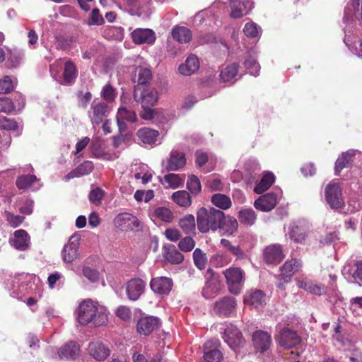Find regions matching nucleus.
I'll use <instances>...</instances> for the list:
<instances>
[{
	"label": "nucleus",
	"instance_id": "16",
	"mask_svg": "<svg viewBox=\"0 0 362 362\" xmlns=\"http://www.w3.org/2000/svg\"><path fill=\"white\" fill-rule=\"evenodd\" d=\"M78 239L71 236L62 250V256L64 262L72 263L78 256Z\"/></svg>",
	"mask_w": 362,
	"mask_h": 362
},
{
	"label": "nucleus",
	"instance_id": "63",
	"mask_svg": "<svg viewBox=\"0 0 362 362\" xmlns=\"http://www.w3.org/2000/svg\"><path fill=\"white\" fill-rule=\"evenodd\" d=\"M115 314L119 318L125 322L129 321L132 318L131 310L127 306L120 305L117 308Z\"/></svg>",
	"mask_w": 362,
	"mask_h": 362
},
{
	"label": "nucleus",
	"instance_id": "9",
	"mask_svg": "<svg viewBox=\"0 0 362 362\" xmlns=\"http://www.w3.org/2000/svg\"><path fill=\"white\" fill-rule=\"evenodd\" d=\"M263 258L267 264H279L285 258L282 245L276 243L265 247Z\"/></svg>",
	"mask_w": 362,
	"mask_h": 362
},
{
	"label": "nucleus",
	"instance_id": "13",
	"mask_svg": "<svg viewBox=\"0 0 362 362\" xmlns=\"http://www.w3.org/2000/svg\"><path fill=\"white\" fill-rule=\"evenodd\" d=\"M160 319L153 316L141 317L136 323V331L140 334L147 336L160 326Z\"/></svg>",
	"mask_w": 362,
	"mask_h": 362
},
{
	"label": "nucleus",
	"instance_id": "19",
	"mask_svg": "<svg viewBox=\"0 0 362 362\" xmlns=\"http://www.w3.org/2000/svg\"><path fill=\"white\" fill-rule=\"evenodd\" d=\"M116 121L118 129L120 132L127 129L125 122H134L136 121V115L134 111L127 109L125 107H121L118 109Z\"/></svg>",
	"mask_w": 362,
	"mask_h": 362
},
{
	"label": "nucleus",
	"instance_id": "18",
	"mask_svg": "<svg viewBox=\"0 0 362 362\" xmlns=\"http://www.w3.org/2000/svg\"><path fill=\"white\" fill-rule=\"evenodd\" d=\"M173 286V281L168 277L153 278L150 282L151 289L159 295H167Z\"/></svg>",
	"mask_w": 362,
	"mask_h": 362
},
{
	"label": "nucleus",
	"instance_id": "22",
	"mask_svg": "<svg viewBox=\"0 0 362 362\" xmlns=\"http://www.w3.org/2000/svg\"><path fill=\"white\" fill-rule=\"evenodd\" d=\"M133 42L140 45L153 44L156 40V34L151 29L137 28L132 33Z\"/></svg>",
	"mask_w": 362,
	"mask_h": 362
},
{
	"label": "nucleus",
	"instance_id": "54",
	"mask_svg": "<svg viewBox=\"0 0 362 362\" xmlns=\"http://www.w3.org/2000/svg\"><path fill=\"white\" fill-rule=\"evenodd\" d=\"M13 84L8 76L0 78V94H7L13 90Z\"/></svg>",
	"mask_w": 362,
	"mask_h": 362
},
{
	"label": "nucleus",
	"instance_id": "50",
	"mask_svg": "<svg viewBox=\"0 0 362 362\" xmlns=\"http://www.w3.org/2000/svg\"><path fill=\"white\" fill-rule=\"evenodd\" d=\"M187 188L192 194L194 195H197L201 192V182L196 175H191L189 176L187 182Z\"/></svg>",
	"mask_w": 362,
	"mask_h": 362
},
{
	"label": "nucleus",
	"instance_id": "24",
	"mask_svg": "<svg viewBox=\"0 0 362 362\" xmlns=\"http://www.w3.org/2000/svg\"><path fill=\"white\" fill-rule=\"evenodd\" d=\"M303 264L300 259L293 258L287 260L280 268L281 276L284 279H290L296 273L301 270Z\"/></svg>",
	"mask_w": 362,
	"mask_h": 362
},
{
	"label": "nucleus",
	"instance_id": "1",
	"mask_svg": "<svg viewBox=\"0 0 362 362\" xmlns=\"http://www.w3.org/2000/svg\"><path fill=\"white\" fill-rule=\"evenodd\" d=\"M77 320L82 325L92 323L95 327H100L107 322L108 317L104 307L88 299L79 304Z\"/></svg>",
	"mask_w": 362,
	"mask_h": 362
},
{
	"label": "nucleus",
	"instance_id": "3",
	"mask_svg": "<svg viewBox=\"0 0 362 362\" xmlns=\"http://www.w3.org/2000/svg\"><path fill=\"white\" fill-rule=\"evenodd\" d=\"M325 198L327 204L332 209H342L345 206L341 187L339 183L335 180L329 182L326 185Z\"/></svg>",
	"mask_w": 362,
	"mask_h": 362
},
{
	"label": "nucleus",
	"instance_id": "39",
	"mask_svg": "<svg viewBox=\"0 0 362 362\" xmlns=\"http://www.w3.org/2000/svg\"><path fill=\"white\" fill-rule=\"evenodd\" d=\"M238 223L235 218L232 216L226 218L224 216V219L222 221L218 229L222 230L223 233L227 235H232L238 230Z\"/></svg>",
	"mask_w": 362,
	"mask_h": 362
},
{
	"label": "nucleus",
	"instance_id": "64",
	"mask_svg": "<svg viewBox=\"0 0 362 362\" xmlns=\"http://www.w3.org/2000/svg\"><path fill=\"white\" fill-rule=\"evenodd\" d=\"M351 276L354 280L362 282V260L354 263L351 268Z\"/></svg>",
	"mask_w": 362,
	"mask_h": 362
},
{
	"label": "nucleus",
	"instance_id": "61",
	"mask_svg": "<svg viewBox=\"0 0 362 362\" xmlns=\"http://www.w3.org/2000/svg\"><path fill=\"white\" fill-rule=\"evenodd\" d=\"M154 197L153 190L142 191L136 190L134 193V197L138 202L144 201L145 202H149Z\"/></svg>",
	"mask_w": 362,
	"mask_h": 362
},
{
	"label": "nucleus",
	"instance_id": "56",
	"mask_svg": "<svg viewBox=\"0 0 362 362\" xmlns=\"http://www.w3.org/2000/svg\"><path fill=\"white\" fill-rule=\"evenodd\" d=\"M105 195V192L100 187L92 189L89 193V200L95 205H100Z\"/></svg>",
	"mask_w": 362,
	"mask_h": 362
},
{
	"label": "nucleus",
	"instance_id": "40",
	"mask_svg": "<svg viewBox=\"0 0 362 362\" xmlns=\"http://www.w3.org/2000/svg\"><path fill=\"white\" fill-rule=\"evenodd\" d=\"M274 179L275 177L272 173H267L255 186L254 192L259 194H262L272 185L274 182Z\"/></svg>",
	"mask_w": 362,
	"mask_h": 362
},
{
	"label": "nucleus",
	"instance_id": "10",
	"mask_svg": "<svg viewBox=\"0 0 362 362\" xmlns=\"http://www.w3.org/2000/svg\"><path fill=\"white\" fill-rule=\"evenodd\" d=\"M230 17L240 18L247 15L254 8L252 0H230Z\"/></svg>",
	"mask_w": 362,
	"mask_h": 362
},
{
	"label": "nucleus",
	"instance_id": "2",
	"mask_svg": "<svg viewBox=\"0 0 362 362\" xmlns=\"http://www.w3.org/2000/svg\"><path fill=\"white\" fill-rule=\"evenodd\" d=\"M223 219L224 212L213 207H202L197 212V228L202 233H206L210 230H217Z\"/></svg>",
	"mask_w": 362,
	"mask_h": 362
},
{
	"label": "nucleus",
	"instance_id": "12",
	"mask_svg": "<svg viewBox=\"0 0 362 362\" xmlns=\"http://www.w3.org/2000/svg\"><path fill=\"white\" fill-rule=\"evenodd\" d=\"M223 339L234 350L243 346L245 344V339L241 332L232 325L225 329Z\"/></svg>",
	"mask_w": 362,
	"mask_h": 362
},
{
	"label": "nucleus",
	"instance_id": "46",
	"mask_svg": "<svg viewBox=\"0 0 362 362\" xmlns=\"http://www.w3.org/2000/svg\"><path fill=\"white\" fill-rule=\"evenodd\" d=\"M100 96L103 98L101 100L103 102H107L108 104L112 105L117 96L116 89L110 83H107L103 87Z\"/></svg>",
	"mask_w": 362,
	"mask_h": 362
},
{
	"label": "nucleus",
	"instance_id": "27",
	"mask_svg": "<svg viewBox=\"0 0 362 362\" xmlns=\"http://www.w3.org/2000/svg\"><path fill=\"white\" fill-rule=\"evenodd\" d=\"M186 164L185 156L182 152L173 151L168 160L166 170L168 171H176L183 168Z\"/></svg>",
	"mask_w": 362,
	"mask_h": 362
},
{
	"label": "nucleus",
	"instance_id": "4",
	"mask_svg": "<svg viewBox=\"0 0 362 362\" xmlns=\"http://www.w3.org/2000/svg\"><path fill=\"white\" fill-rule=\"evenodd\" d=\"M112 111V105L107 102L94 99L88 111V117L93 125H99Z\"/></svg>",
	"mask_w": 362,
	"mask_h": 362
},
{
	"label": "nucleus",
	"instance_id": "47",
	"mask_svg": "<svg viewBox=\"0 0 362 362\" xmlns=\"http://www.w3.org/2000/svg\"><path fill=\"white\" fill-rule=\"evenodd\" d=\"M163 181L168 184V187L175 189L183 185L185 175L169 173L163 177Z\"/></svg>",
	"mask_w": 362,
	"mask_h": 362
},
{
	"label": "nucleus",
	"instance_id": "21",
	"mask_svg": "<svg viewBox=\"0 0 362 362\" xmlns=\"http://www.w3.org/2000/svg\"><path fill=\"white\" fill-rule=\"evenodd\" d=\"M135 78H137V84L134 86V90L137 92L141 88H148L152 80L151 71L145 67L138 66L135 69Z\"/></svg>",
	"mask_w": 362,
	"mask_h": 362
},
{
	"label": "nucleus",
	"instance_id": "20",
	"mask_svg": "<svg viewBox=\"0 0 362 362\" xmlns=\"http://www.w3.org/2000/svg\"><path fill=\"white\" fill-rule=\"evenodd\" d=\"M218 341H207L204 345V359L206 362H221L223 356L217 349Z\"/></svg>",
	"mask_w": 362,
	"mask_h": 362
},
{
	"label": "nucleus",
	"instance_id": "60",
	"mask_svg": "<svg viewBox=\"0 0 362 362\" xmlns=\"http://www.w3.org/2000/svg\"><path fill=\"white\" fill-rule=\"evenodd\" d=\"M80 176L89 175L94 169L92 161L86 160L76 167Z\"/></svg>",
	"mask_w": 362,
	"mask_h": 362
},
{
	"label": "nucleus",
	"instance_id": "35",
	"mask_svg": "<svg viewBox=\"0 0 362 362\" xmlns=\"http://www.w3.org/2000/svg\"><path fill=\"white\" fill-rule=\"evenodd\" d=\"M245 303L258 307L265 301V295L260 290H255L248 292L244 299Z\"/></svg>",
	"mask_w": 362,
	"mask_h": 362
},
{
	"label": "nucleus",
	"instance_id": "31",
	"mask_svg": "<svg viewBox=\"0 0 362 362\" xmlns=\"http://www.w3.org/2000/svg\"><path fill=\"white\" fill-rule=\"evenodd\" d=\"M58 354L61 358L74 359L80 354V346L75 341H69L59 349Z\"/></svg>",
	"mask_w": 362,
	"mask_h": 362
},
{
	"label": "nucleus",
	"instance_id": "62",
	"mask_svg": "<svg viewBox=\"0 0 362 362\" xmlns=\"http://www.w3.org/2000/svg\"><path fill=\"white\" fill-rule=\"evenodd\" d=\"M6 221L13 228H17L23 222L25 217L20 215H14L12 213L6 212Z\"/></svg>",
	"mask_w": 362,
	"mask_h": 362
},
{
	"label": "nucleus",
	"instance_id": "37",
	"mask_svg": "<svg viewBox=\"0 0 362 362\" xmlns=\"http://www.w3.org/2000/svg\"><path fill=\"white\" fill-rule=\"evenodd\" d=\"M173 39L180 43H187L192 40L191 30L184 26L175 28L172 31Z\"/></svg>",
	"mask_w": 362,
	"mask_h": 362
},
{
	"label": "nucleus",
	"instance_id": "53",
	"mask_svg": "<svg viewBox=\"0 0 362 362\" xmlns=\"http://www.w3.org/2000/svg\"><path fill=\"white\" fill-rule=\"evenodd\" d=\"M16 110V106L12 100L7 97H0V113L11 114Z\"/></svg>",
	"mask_w": 362,
	"mask_h": 362
},
{
	"label": "nucleus",
	"instance_id": "48",
	"mask_svg": "<svg viewBox=\"0 0 362 362\" xmlns=\"http://www.w3.org/2000/svg\"><path fill=\"white\" fill-rule=\"evenodd\" d=\"M243 64L251 75L256 76L259 74L260 66L254 57L248 55L245 59Z\"/></svg>",
	"mask_w": 362,
	"mask_h": 362
},
{
	"label": "nucleus",
	"instance_id": "8",
	"mask_svg": "<svg viewBox=\"0 0 362 362\" xmlns=\"http://www.w3.org/2000/svg\"><path fill=\"white\" fill-rule=\"evenodd\" d=\"M236 305L234 297L225 296L216 302L214 311L219 316L230 317L235 313Z\"/></svg>",
	"mask_w": 362,
	"mask_h": 362
},
{
	"label": "nucleus",
	"instance_id": "41",
	"mask_svg": "<svg viewBox=\"0 0 362 362\" xmlns=\"http://www.w3.org/2000/svg\"><path fill=\"white\" fill-rule=\"evenodd\" d=\"M211 202L214 205L223 210L228 209L232 205L230 198L221 193L214 194L211 198Z\"/></svg>",
	"mask_w": 362,
	"mask_h": 362
},
{
	"label": "nucleus",
	"instance_id": "23",
	"mask_svg": "<svg viewBox=\"0 0 362 362\" xmlns=\"http://www.w3.org/2000/svg\"><path fill=\"white\" fill-rule=\"evenodd\" d=\"M288 235L294 243L303 244L308 236V228L301 222H295L291 226Z\"/></svg>",
	"mask_w": 362,
	"mask_h": 362
},
{
	"label": "nucleus",
	"instance_id": "15",
	"mask_svg": "<svg viewBox=\"0 0 362 362\" xmlns=\"http://www.w3.org/2000/svg\"><path fill=\"white\" fill-rule=\"evenodd\" d=\"M252 343L257 351L264 353L270 348L272 337L267 332L257 330L252 334Z\"/></svg>",
	"mask_w": 362,
	"mask_h": 362
},
{
	"label": "nucleus",
	"instance_id": "32",
	"mask_svg": "<svg viewBox=\"0 0 362 362\" xmlns=\"http://www.w3.org/2000/svg\"><path fill=\"white\" fill-rule=\"evenodd\" d=\"M136 136L142 143L153 145L157 141L159 132L148 127H143L136 132Z\"/></svg>",
	"mask_w": 362,
	"mask_h": 362
},
{
	"label": "nucleus",
	"instance_id": "14",
	"mask_svg": "<svg viewBox=\"0 0 362 362\" xmlns=\"http://www.w3.org/2000/svg\"><path fill=\"white\" fill-rule=\"evenodd\" d=\"M146 283L140 278H134L127 281L126 293L131 300H136L144 292Z\"/></svg>",
	"mask_w": 362,
	"mask_h": 362
},
{
	"label": "nucleus",
	"instance_id": "36",
	"mask_svg": "<svg viewBox=\"0 0 362 362\" xmlns=\"http://www.w3.org/2000/svg\"><path fill=\"white\" fill-rule=\"evenodd\" d=\"M238 64L233 63L222 69L220 71V79L222 82H233L238 72Z\"/></svg>",
	"mask_w": 362,
	"mask_h": 362
},
{
	"label": "nucleus",
	"instance_id": "44",
	"mask_svg": "<svg viewBox=\"0 0 362 362\" xmlns=\"http://www.w3.org/2000/svg\"><path fill=\"white\" fill-rule=\"evenodd\" d=\"M221 245L225 247L230 253L236 257L237 259H243L245 258V252L240 247V245H234L230 240L227 239H221Z\"/></svg>",
	"mask_w": 362,
	"mask_h": 362
},
{
	"label": "nucleus",
	"instance_id": "52",
	"mask_svg": "<svg viewBox=\"0 0 362 362\" xmlns=\"http://www.w3.org/2000/svg\"><path fill=\"white\" fill-rule=\"evenodd\" d=\"M153 215L156 218L165 222H171L173 218L172 211L166 207L156 208L154 210Z\"/></svg>",
	"mask_w": 362,
	"mask_h": 362
},
{
	"label": "nucleus",
	"instance_id": "38",
	"mask_svg": "<svg viewBox=\"0 0 362 362\" xmlns=\"http://www.w3.org/2000/svg\"><path fill=\"white\" fill-rule=\"evenodd\" d=\"M178 225L182 231L187 235L194 233L195 232V218L192 214H187L183 218H180Z\"/></svg>",
	"mask_w": 362,
	"mask_h": 362
},
{
	"label": "nucleus",
	"instance_id": "49",
	"mask_svg": "<svg viewBox=\"0 0 362 362\" xmlns=\"http://www.w3.org/2000/svg\"><path fill=\"white\" fill-rule=\"evenodd\" d=\"M36 180L37 177L35 175H24L18 177L16 185L19 189H25Z\"/></svg>",
	"mask_w": 362,
	"mask_h": 362
},
{
	"label": "nucleus",
	"instance_id": "43",
	"mask_svg": "<svg viewBox=\"0 0 362 362\" xmlns=\"http://www.w3.org/2000/svg\"><path fill=\"white\" fill-rule=\"evenodd\" d=\"M76 41L77 37L74 35H59L56 37V46L59 49L66 50Z\"/></svg>",
	"mask_w": 362,
	"mask_h": 362
},
{
	"label": "nucleus",
	"instance_id": "33",
	"mask_svg": "<svg viewBox=\"0 0 362 362\" xmlns=\"http://www.w3.org/2000/svg\"><path fill=\"white\" fill-rule=\"evenodd\" d=\"M78 75V69L74 63L69 60L65 62L63 71V80L65 85L73 84Z\"/></svg>",
	"mask_w": 362,
	"mask_h": 362
},
{
	"label": "nucleus",
	"instance_id": "26",
	"mask_svg": "<svg viewBox=\"0 0 362 362\" xmlns=\"http://www.w3.org/2000/svg\"><path fill=\"white\" fill-rule=\"evenodd\" d=\"M298 286L300 288H302L312 294L322 296L327 293V288L324 284H316L308 279H304L298 281Z\"/></svg>",
	"mask_w": 362,
	"mask_h": 362
},
{
	"label": "nucleus",
	"instance_id": "6",
	"mask_svg": "<svg viewBox=\"0 0 362 362\" xmlns=\"http://www.w3.org/2000/svg\"><path fill=\"white\" fill-rule=\"evenodd\" d=\"M277 341L281 346L289 349L300 344L302 339L296 331L284 327L280 330Z\"/></svg>",
	"mask_w": 362,
	"mask_h": 362
},
{
	"label": "nucleus",
	"instance_id": "5",
	"mask_svg": "<svg viewBox=\"0 0 362 362\" xmlns=\"http://www.w3.org/2000/svg\"><path fill=\"white\" fill-rule=\"evenodd\" d=\"M229 291L233 294H238L240 292L243 282L245 279V272L240 267H230L223 272Z\"/></svg>",
	"mask_w": 362,
	"mask_h": 362
},
{
	"label": "nucleus",
	"instance_id": "30",
	"mask_svg": "<svg viewBox=\"0 0 362 362\" xmlns=\"http://www.w3.org/2000/svg\"><path fill=\"white\" fill-rule=\"evenodd\" d=\"M163 249V257L170 264H178L183 262V255L177 250L174 245H165Z\"/></svg>",
	"mask_w": 362,
	"mask_h": 362
},
{
	"label": "nucleus",
	"instance_id": "42",
	"mask_svg": "<svg viewBox=\"0 0 362 362\" xmlns=\"http://www.w3.org/2000/svg\"><path fill=\"white\" fill-rule=\"evenodd\" d=\"M174 202L182 207H188L192 204L191 196L185 190H180L174 192L172 195Z\"/></svg>",
	"mask_w": 362,
	"mask_h": 362
},
{
	"label": "nucleus",
	"instance_id": "7",
	"mask_svg": "<svg viewBox=\"0 0 362 362\" xmlns=\"http://www.w3.org/2000/svg\"><path fill=\"white\" fill-rule=\"evenodd\" d=\"M134 100L141 104L142 107L154 106L158 101V93L154 88H144L139 91L134 90Z\"/></svg>",
	"mask_w": 362,
	"mask_h": 362
},
{
	"label": "nucleus",
	"instance_id": "57",
	"mask_svg": "<svg viewBox=\"0 0 362 362\" xmlns=\"http://www.w3.org/2000/svg\"><path fill=\"white\" fill-rule=\"evenodd\" d=\"M104 23V18L100 14L98 8H93L90 14V17L88 20V25H100Z\"/></svg>",
	"mask_w": 362,
	"mask_h": 362
},
{
	"label": "nucleus",
	"instance_id": "59",
	"mask_svg": "<svg viewBox=\"0 0 362 362\" xmlns=\"http://www.w3.org/2000/svg\"><path fill=\"white\" fill-rule=\"evenodd\" d=\"M0 129L6 130H16L18 124L13 119L3 117L0 118Z\"/></svg>",
	"mask_w": 362,
	"mask_h": 362
},
{
	"label": "nucleus",
	"instance_id": "58",
	"mask_svg": "<svg viewBox=\"0 0 362 362\" xmlns=\"http://www.w3.org/2000/svg\"><path fill=\"white\" fill-rule=\"evenodd\" d=\"M83 274L91 282H97L100 279V273L95 269L84 267L82 269Z\"/></svg>",
	"mask_w": 362,
	"mask_h": 362
},
{
	"label": "nucleus",
	"instance_id": "34",
	"mask_svg": "<svg viewBox=\"0 0 362 362\" xmlns=\"http://www.w3.org/2000/svg\"><path fill=\"white\" fill-rule=\"evenodd\" d=\"M29 236L23 229L14 232L13 247L18 250H25L28 247Z\"/></svg>",
	"mask_w": 362,
	"mask_h": 362
},
{
	"label": "nucleus",
	"instance_id": "45",
	"mask_svg": "<svg viewBox=\"0 0 362 362\" xmlns=\"http://www.w3.org/2000/svg\"><path fill=\"white\" fill-rule=\"evenodd\" d=\"M238 218L241 223L246 226H252L255 223L257 216L254 210L246 209L239 211Z\"/></svg>",
	"mask_w": 362,
	"mask_h": 362
},
{
	"label": "nucleus",
	"instance_id": "25",
	"mask_svg": "<svg viewBox=\"0 0 362 362\" xmlns=\"http://www.w3.org/2000/svg\"><path fill=\"white\" fill-rule=\"evenodd\" d=\"M355 157V151L354 150H349L346 152L342 153L337 158L335 162L334 173L337 175H339L341 171L344 168H348L351 166V163Z\"/></svg>",
	"mask_w": 362,
	"mask_h": 362
},
{
	"label": "nucleus",
	"instance_id": "29",
	"mask_svg": "<svg viewBox=\"0 0 362 362\" xmlns=\"http://www.w3.org/2000/svg\"><path fill=\"white\" fill-rule=\"evenodd\" d=\"M199 62L197 57L194 54H190L184 64H182L179 68V72L185 76H190L195 73L199 69Z\"/></svg>",
	"mask_w": 362,
	"mask_h": 362
},
{
	"label": "nucleus",
	"instance_id": "51",
	"mask_svg": "<svg viewBox=\"0 0 362 362\" xmlns=\"http://www.w3.org/2000/svg\"><path fill=\"white\" fill-rule=\"evenodd\" d=\"M193 259L195 266L200 270L204 269L207 262L205 253L200 248H196L193 252Z\"/></svg>",
	"mask_w": 362,
	"mask_h": 362
},
{
	"label": "nucleus",
	"instance_id": "28",
	"mask_svg": "<svg viewBox=\"0 0 362 362\" xmlns=\"http://www.w3.org/2000/svg\"><path fill=\"white\" fill-rule=\"evenodd\" d=\"M88 350L90 355L98 361H104L110 354L109 348L100 342L90 343Z\"/></svg>",
	"mask_w": 362,
	"mask_h": 362
},
{
	"label": "nucleus",
	"instance_id": "55",
	"mask_svg": "<svg viewBox=\"0 0 362 362\" xmlns=\"http://www.w3.org/2000/svg\"><path fill=\"white\" fill-rule=\"evenodd\" d=\"M195 246V241L192 237L186 236L182 238L179 243L178 247L182 252H190Z\"/></svg>",
	"mask_w": 362,
	"mask_h": 362
},
{
	"label": "nucleus",
	"instance_id": "17",
	"mask_svg": "<svg viewBox=\"0 0 362 362\" xmlns=\"http://www.w3.org/2000/svg\"><path fill=\"white\" fill-rule=\"evenodd\" d=\"M277 204V196L275 193L269 192L262 195L254 202L256 209L267 212L272 210Z\"/></svg>",
	"mask_w": 362,
	"mask_h": 362
},
{
	"label": "nucleus",
	"instance_id": "11",
	"mask_svg": "<svg viewBox=\"0 0 362 362\" xmlns=\"http://www.w3.org/2000/svg\"><path fill=\"white\" fill-rule=\"evenodd\" d=\"M114 223L116 228L122 231L132 230L140 226L138 218L129 213L118 214L114 219Z\"/></svg>",
	"mask_w": 362,
	"mask_h": 362
}]
</instances>
